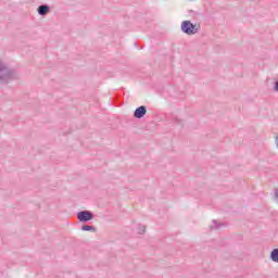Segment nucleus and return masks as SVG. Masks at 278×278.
Instances as JSON below:
<instances>
[{"mask_svg":"<svg viewBox=\"0 0 278 278\" xmlns=\"http://www.w3.org/2000/svg\"><path fill=\"white\" fill-rule=\"evenodd\" d=\"M14 77H16V72L3 61H0V85L10 84Z\"/></svg>","mask_w":278,"mask_h":278,"instance_id":"nucleus-1","label":"nucleus"},{"mask_svg":"<svg viewBox=\"0 0 278 278\" xmlns=\"http://www.w3.org/2000/svg\"><path fill=\"white\" fill-rule=\"evenodd\" d=\"M181 31L187 36H194V34H199L200 26L192 24L190 21H184L181 23Z\"/></svg>","mask_w":278,"mask_h":278,"instance_id":"nucleus-2","label":"nucleus"},{"mask_svg":"<svg viewBox=\"0 0 278 278\" xmlns=\"http://www.w3.org/2000/svg\"><path fill=\"white\" fill-rule=\"evenodd\" d=\"M79 223H88L94 218V214L90 211H80L77 213Z\"/></svg>","mask_w":278,"mask_h":278,"instance_id":"nucleus-3","label":"nucleus"},{"mask_svg":"<svg viewBox=\"0 0 278 278\" xmlns=\"http://www.w3.org/2000/svg\"><path fill=\"white\" fill-rule=\"evenodd\" d=\"M146 115H147V106L144 105L138 106L134 112L135 118H144Z\"/></svg>","mask_w":278,"mask_h":278,"instance_id":"nucleus-4","label":"nucleus"},{"mask_svg":"<svg viewBox=\"0 0 278 278\" xmlns=\"http://www.w3.org/2000/svg\"><path fill=\"white\" fill-rule=\"evenodd\" d=\"M37 12L39 16H47V14L51 12V7H49L48 4H41L38 7Z\"/></svg>","mask_w":278,"mask_h":278,"instance_id":"nucleus-5","label":"nucleus"},{"mask_svg":"<svg viewBox=\"0 0 278 278\" xmlns=\"http://www.w3.org/2000/svg\"><path fill=\"white\" fill-rule=\"evenodd\" d=\"M81 231H92L94 233L97 231V227L89 226V225H83L81 226Z\"/></svg>","mask_w":278,"mask_h":278,"instance_id":"nucleus-6","label":"nucleus"},{"mask_svg":"<svg viewBox=\"0 0 278 278\" xmlns=\"http://www.w3.org/2000/svg\"><path fill=\"white\" fill-rule=\"evenodd\" d=\"M270 258L273 262L278 264V249H274L270 253Z\"/></svg>","mask_w":278,"mask_h":278,"instance_id":"nucleus-7","label":"nucleus"},{"mask_svg":"<svg viewBox=\"0 0 278 278\" xmlns=\"http://www.w3.org/2000/svg\"><path fill=\"white\" fill-rule=\"evenodd\" d=\"M220 227H225V225L218 224L216 220H213V225L211 226V229H220Z\"/></svg>","mask_w":278,"mask_h":278,"instance_id":"nucleus-8","label":"nucleus"},{"mask_svg":"<svg viewBox=\"0 0 278 278\" xmlns=\"http://www.w3.org/2000/svg\"><path fill=\"white\" fill-rule=\"evenodd\" d=\"M147 231V226H139V233H144Z\"/></svg>","mask_w":278,"mask_h":278,"instance_id":"nucleus-9","label":"nucleus"},{"mask_svg":"<svg viewBox=\"0 0 278 278\" xmlns=\"http://www.w3.org/2000/svg\"><path fill=\"white\" fill-rule=\"evenodd\" d=\"M274 90H275L276 92H278V80L275 83Z\"/></svg>","mask_w":278,"mask_h":278,"instance_id":"nucleus-10","label":"nucleus"},{"mask_svg":"<svg viewBox=\"0 0 278 278\" xmlns=\"http://www.w3.org/2000/svg\"><path fill=\"white\" fill-rule=\"evenodd\" d=\"M275 144H276V148L278 149V136L275 137Z\"/></svg>","mask_w":278,"mask_h":278,"instance_id":"nucleus-11","label":"nucleus"}]
</instances>
